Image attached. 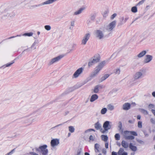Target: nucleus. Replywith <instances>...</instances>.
<instances>
[{
  "label": "nucleus",
  "instance_id": "f257e3e1",
  "mask_svg": "<svg viewBox=\"0 0 155 155\" xmlns=\"http://www.w3.org/2000/svg\"><path fill=\"white\" fill-rule=\"evenodd\" d=\"M0 12L4 13L2 18L3 19L13 18L15 16V13L13 9L7 5L2 6L0 8Z\"/></svg>",
  "mask_w": 155,
  "mask_h": 155
},
{
  "label": "nucleus",
  "instance_id": "f03ea898",
  "mask_svg": "<svg viewBox=\"0 0 155 155\" xmlns=\"http://www.w3.org/2000/svg\"><path fill=\"white\" fill-rule=\"evenodd\" d=\"M47 145L45 144L40 146L38 148L35 147V149L36 151L41 153L42 155H47L48 153V150L47 149Z\"/></svg>",
  "mask_w": 155,
  "mask_h": 155
},
{
  "label": "nucleus",
  "instance_id": "7ed1b4c3",
  "mask_svg": "<svg viewBox=\"0 0 155 155\" xmlns=\"http://www.w3.org/2000/svg\"><path fill=\"white\" fill-rule=\"evenodd\" d=\"M100 57L99 55H95L92 58H91L89 60V61L88 63V65L90 67L99 62L100 60Z\"/></svg>",
  "mask_w": 155,
  "mask_h": 155
},
{
  "label": "nucleus",
  "instance_id": "20e7f679",
  "mask_svg": "<svg viewBox=\"0 0 155 155\" xmlns=\"http://www.w3.org/2000/svg\"><path fill=\"white\" fill-rule=\"evenodd\" d=\"M106 61H103L100 63L97 66L93 72V76H94L100 71L105 65Z\"/></svg>",
  "mask_w": 155,
  "mask_h": 155
},
{
  "label": "nucleus",
  "instance_id": "39448f33",
  "mask_svg": "<svg viewBox=\"0 0 155 155\" xmlns=\"http://www.w3.org/2000/svg\"><path fill=\"white\" fill-rule=\"evenodd\" d=\"M116 22V21H114L109 23V24L107 26V30L109 31H112L115 27Z\"/></svg>",
  "mask_w": 155,
  "mask_h": 155
},
{
  "label": "nucleus",
  "instance_id": "423d86ee",
  "mask_svg": "<svg viewBox=\"0 0 155 155\" xmlns=\"http://www.w3.org/2000/svg\"><path fill=\"white\" fill-rule=\"evenodd\" d=\"M84 68L81 67L78 69L73 74V78H76L81 74L83 72Z\"/></svg>",
  "mask_w": 155,
  "mask_h": 155
},
{
  "label": "nucleus",
  "instance_id": "0eeeda50",
  "mask_svg": "<svg viewBox=\"0 0 155 155\" xmlns=\"http://www.w3.org/2000/svg\"><path fill=\"white\" fill-rule=\"evenodd\" d=\"M91 36V34L90 33L86 34L81 41V44L82 45H85Z\"/></svg>",
  "mask_w": 155,
  "mask_h": 155
},
{
  "label": "nucleus",
  "instance_id": "6e6552de",
  "mask_svg": "<svg viewBox=\"0 0 155 155\" xmlns=\"http://www.w3.org/2000/svg\"><path fill=\"white\" fill-rule=\"evenodd\" d=\"M63 57L64 56L62 55H60L59 56H57V57H56L51 59V61H49V62L48 63V65H51L53 63L58 61Z\"/></svg>",
  "mask_w": 155,
  "mask_h": 155
},
{
  "label": "nucleus",
  "instance_id": "1a4fd4ad",
  "mask_svg": "<svg viewBox=\"0 0 155 155\" xmlns=\"http://www.w3.org/2000/svg\"><path fill=\"white\" fill-rule=\"evenodd\" d=\"M95 35L96 37L99 39H102L104 36L102 31L100 30H96L95 31Z\"/></svg>",
  "mask_w": 155,
  "mask_h": 155
},
{
  "label": "nucleus",
  "instance_id": "9d476101",
  "mask_svg": "<svg viewBox=\"0 0 155 155\" xmlns=\"http://www.w3.org/2000/svg\"><path fill=\"white\" fill-rule=\"evenodd\" d=\"M82 85H81L78 86H77V85H75L73 87L68 88L65 92L64 93L65 94H67L70 92H71L74 91L75 89H76L80 87Z\"/></svg>",
  "mask_w": 155,
  "mask_h": 155
},
{
  "label": "nucleus",
  "instance_id": "9b49d317",
  "mask_svg": "<svg viewBox=\"0 0 155 155\" xmlns=\"http://www.w3.org/2000/svg\"><path fill=\"white\" fill-rule=\"evenodd\" d=\"M110 122L108 121H105L103 125V127L105 130H108L110 129L111 126L110 124Z\"/></svg>",
  "mask_w": 155,
  "mask_h": 155
},
{
  "label": "nucleus",
  "instance_id": "f8f14e48",
  "mask_svg": "<svg viewBox=\"0 0 155 155\" xmlns=\"http://www.w3.org/2000/svg\"><path fill=\"white\" fill-rule=\"evenodd\" d=\"M59 143V140L58 139H53L51 141V146L53 147L57 146Z\"/></svg>",
  "mask_w": 155,
  "mask_h": 155
},
{
  "label": "nucleus",
  "instance_id": "ddd939ff",
  "mask_svg": "<svg viewBox=\"0 0 155 155\" xmlns=\"http://www.w3.org/2000/svg\"><path fill=\"white\" fill-rule=\"evenodd\" d=\"M153 57L152 55H147L145 56V58L144 59L145 63H148L150 62L152 59Z\"/></svg>",
  "mask_w": 155,
  "mask_h": 155
},
{
  "label": "nucleus",
  "instance_id": "4468645a",
  "mask_svg": "<svg viewBox=\"0 0 155 155\" xmlns=\"http://www.w3.org/2000/svg\"><path fill=\"white\" fill-rule=\"evenodd\" d=\"M130 107V104L129 103H127L124 104L122 107V109L124 110H129Z\"/></svg>",
  "mask_w": 155,
  "mask_h": 155
},
{
  "label": "nucleus",
  "instance_id": "2eb2a0df",
  "mask_svg": "<svg viewBox=\"0 0 155 155\" xmlns=\"http://www.w3.org/2000/svg\"><path fill=\"white\" fill-rule=\"evenodd\" d=\"M124 151L123 148H120L118 152V155H127V153Z\"/></svg>",
  "mask_w": 155,
  "mask_h": 155
},
{
  "label": "nucleus",
  "instance_id": "dca6fc26",
  "mask_svg": "<svg viewBox=\"0 0 155 155\" xmlns=\"http://www.w3.org/2000/svg\"><path fill=\"white\" fill-rule=\"evenodd\" d=\"M98 96L97 94H93L90 99V101L93 102L97 99L98 98Z\"/></svg>",
  "mask_w": 155,
  "mask_h": 155
},
{
  "label": "nucleus",
  "instance_id": "f3484780",
  "mask_svg": "<svg viewBox=\"0 0 155 155\" xmlns=\"http://www.w3.org/2000/svg\"><path fill=\"white\" fill-rule=\"evenodd\" d=\"M85 9L84 7L81 8L79 10L75 12L74 14V15H77L81 13L82 11Z\"/></svg>",
  "mask_w": 155,
  "mask_h": 155
},
{
  "label": "nucleus",
  "instance_id": "a211bd4d",
  "mask_svg": "<svg viewBox=\"0 0 155 155\" xmlns=\"http://www.w3.org/2000/svg\"><path fill=\"white\" fill-rule=\"evenodd\" d=\"M142 76V74L140 72H137L136 73L134 76V78L135 79H137L140 78Z\"/></svg>",
  "mask_w": 155,
  "mask_h": 155
},
{
  "label": "nucleus",
  "instance_id": "6ab92c4d",
  "mask_svg": "<svg viewBox=\"0 0 155 155\" xmlns=\"http://www.w3.org/2000/svg\"><path fill=\"white\" fill-rule=\"evenodd\" d=\"M110 76V74H104L101 78L100 79V82H102L105 80Z\"/></svg>",
  "mask_w": 155,
  "mask_h": 155
},
{
  "label": "nucleus",
  "instance_id": "aec40b11",
  "mask_svg": "<svg viewBox=\"0 0 155 155\" xmlns=\"http://www.w3.org/2000/svg\"><path fill=\"white\" fill-rule=\"evenodd\" d=\"M129 147L130 148L132 151L135 152L137 150V147L132 145V143H130L129 144Z\"/></svg>",
  "mask_w": 155,
  "mask_h": 155
},
{
  "label": "nucleus",
  "instance_id": "412c9836",
  "mask_svg": "<svg viewBox=\"0 0 155 155\" xmlns=\"http://www.w3.org/2000/svg\"><path fill=\"white\" fill-rule=\"evenodd\" d=\"M147 52L146 51H141V52L139 53L137 56V57L139 58H140L143 56Z\"/></svg>",
  "mask_w": 155,
  "mask_h": 155
},
{
  "label": "nucleus",
  "instance_id": "4be33fe9",
  "mask_svg": "<svg viewBox=\"0 0 155 155\" xmlns=\"http://www.w3.org/2000/svg\"><path fill=\"white\" fill-rule=\"evenodd\" d=\"M94 127L97 130H99L101 128V125L98 122H97L95 124Z\"/></svg>",
  "mask_w": 155,
  "mask_h": 155
},
{
  "label": "nucleus",
  "instance_id": "5701e85b",
  "mask_svg": "<svg viewBox=\"0 0 155 155\" xmlns=\"http://www.w3.org/2000/svg\"><path fill=\"white\" fill-rule=\"evenodd\" d=\"M100 145L98 143H96L95 144L94 148V150L95 151V152H100V151L99 150V147H100Z\"/></svg>",
  "mask_w": 155,
  "mask_h": 155
},
{
  "label": "nucleus",
  "instance_id": "b1692460",
  "mask_svg": "<svg viewBox=\"0 0 155 155\" xmlns=\"http://www.w3.org/2000/svg\"><path fill=\"white\" fill-rule=\"evenodd\" d=\"M121 145L123 147L125 148H127L128 147L127 143L124 140H122L121 142Z\"/></svg>",
  "mask_w": 155,
  "mask_h": 155
},
{
  "label": "nucleus",
  "instance_id": "393cba45",
  "mask_svg": "<svg viewBox=\"0 0 155 155\" xmlns=\"http://www.w3.org/2000/svg\"><path fill=\"white\" fill-rule=\"evenodd\" d=\"M139 110L142 113L144 114V115H147L148 114V112L145 109L142 108H140Z\"/></svg>",
  "mask_w": 155,
  "mask_h": 155
},
{
  "label": "nucleus",
  "instance_id": "a878e982",
  "mask_svg": "<svg viewBox=\"0 0 155 155\" xmlns=\"http://www.w3.org/2000/svg\"><path fill=\"white\" fill-rule=\"evenodd\" d=\"M101 138L102 140L106 142L107 141L108 139V137L107 135H101Z\"/></svg>",
  "mask_w": 155,
  "mask_h": 155
},
{
  "label": "nucleus",
  "instance_id": "bb28decb",
  "mask_svg": "<svg viewBox=\"0 0 155 155\" xmlns=\"http://www.w3.org/2000/svg\"><path fill=\"white\" fill-rule=\"evenodd\" d=\"M128 135H130L129 131L125 130L123 132V135L125 139L126 138L125 137H127L128 136Z\"/></svg>",
  "mask_w": 155,
  "mask_h": 155
},
{
  "label": "nucleus",
  "instance_id": "cd10ccee",
  "mask_svg": "<svg viewBox=\"0 0 155 155\" xmlns=\"http://www.w3.org/2000/svg\"><path fill=\"white\" fill-rule=\"evenodd\" d=\"M14 62H15V61H12L11 63L7 64L5 65H5H3V66H2L1 67H0V68H5L6 67H9L11 66Z\"/></svg>",
  "mask_w": 155,
  "mask_h": 155
},
{
  "label": "nucleus",
  "instance_id": "c85d7f7f",
  "mask_svg": "<svg viewBox=\"0 0 155 155\" xmlns=\"http://www.w3.org/2000/svg\"><path fill=\"white\" fill-rule=\"evenodd\" d=\"M124 17H122L120 18V22L118 24V26H120L122 25L124 23Z\"/></svg>",
  "mask_w": 155,
  "mask_h": 155
},
{
  "label": "nucleus",
  "instance_id": "c756f323",
  "mask_svg": "<svg viewBox=\"0 0 155 155\" xmlns=\"http://www.w3.org/2000/svg\"><path fill=\"white\" fill-rule=\"evenodd\" d=\"M125 140H132L134 139V137L133 135H128L127 137H125Z\"/></svg>",
  "mask_w": 155,
  "mask_h": 155
},
{
  "label": "nucleus",
  "instance_id": "7c9ffc66",
  "mask_svg": "<svg viewBox=\"0 0 155 155\" xmlns=\"http://www.w3.org/2000/svg\"><path fill=\"white\" fill-rule=\"evenodd\" d=\"M69 130L71 133H73L75 130V129L74 127L72 126H70L68 127Z\"/></svg>",
  "mask_w": 155,
  "mask_h": 155
},
{
  "label": "nucleus",
  "instance_id": "2f4dec72",
  "mask_svg": "<svg viewBox=\"0 0 155 155\" xmlns=\"http://www.w3.org/2000/svg\"><path fill=\"white\" fill-rule=\"evenodd\" d=\"M131 11L133 13H136L137 12V8L136 6L133 7L131 9Z\"/></svg>",
  "mask_w": 155,
  "mask_h": 155
},
{
  "label": "nucleus",
  "instance_id": "473e14b6",
  "mask_svg": "<svg viewBox=\"0 0 155 155\" xmlns=\"http://www.w3.org/2000/svg\"><path fill=\"white\" fill-rule=\"evenodd\" d=\"M119 125L118 126V128H119V130L121 131L122 133L123 132V130H122V124L121 122L120 121L119 122Z\"/></svg>",
  "mask_w": 155,
  "mask_h": 155
},
{
  "label": "nucleus",
  "instance_id": "72a5a7b5",
  "mask_svg": "<svg viewBox=\"0 0 155 155\" xmlns=\"http://www.w3.org/2000/svg\"><path fill=\"white\" fill-rule=\"evenodd\" d=\"M114 137L116 140H120V136L119 134H116L114 136Z\"/></svg>",
  "mask_w": 155,
  "mask_h": 155
},
{
  "label": "nucleus",
  "instance_id": "f704fd0d",
  "mask_svg": "<svg viewBox=\"0 0 155 155\" xmlns=\"http://www.w3.org/2000/svg\"><path fill=\"white\" fill-rule=\"evenodd\" d=\"M107 110L106 108H102L101 110V113L102 114H105L107 112Z\"/></svg>",
  "mask_w": 155,
  "mask_h": 155
},
{
  "label": "nucleus",
  "instance_id": "c9c22d12",
  "mask_svg": "<svg viewBox=\"0 0 155 155\" xmlns=\"http://www.w3.org/2000/svg\"><path fill=\"white\" fill-rule=\"evenodd\" d=\"M108 108L109 110H112L114 109V107L111 104H109L108 105Z\"/></svg>",
  "mask_w": 155,
  "mask_h": 155
},
{
  "label": "nucleus",
  "instance_id": "e433bc0d",
  "mask_svg": "<svg viewBox=\"0 0 155 155\" xmlns=\"http://www.w3.org/2000/svg\"><path fill=\"white\" fill-rule=\"evenodd\" d=\"M120 69L119 68H117L116 69L114 70V73L115 74H120Z\"/></svg>",
  "mask_w": 155,
  "mask_h": 155
},
{
  "label": "nucleus",
  "instance_id": "4c0bfd02",
  "mask_svg": "<svg viewBox=\"0 0 155 155\" xmlns=\"http://www.w3.org/2000/svg\"><path fill=\"white\" fill-rule=\"evenodd\" d=\"M33 33L32 32L26 33L23 34L22 35L25 36H31L32 35Z\"/></svg>",
  "mask_w": 155,
  "mask_h": 155
},
{
  "label": "nucleus",
  "instance_id": "58836bf2",
  "mask_svg": "<svg viewBox=\"0 0 155 155\" xmlns=\"http://www.w3.org/2000/svg\"><path fill=\"white\" fill-rule=\"evenodd\" d=\"M95 18V15L94 14L91 15L90 19L92 21H93L94 20Z\"/></svg>",
  "mask_w": 155,
  "mask_h": 155
},
{
  "label": "nucleus",
  "instance_id": "ea45409f",
  "mask_svg": "<svg viewBox=\"0 0 155 155\" xmlns=\"http://www.w3.org/2000/svg\"><path fill=\"white\" fill-rule=\"evenodd\" d=\"M129 132L130 134H131L135 136H137V133L134 131H129Z\"/></svg>",
  "mask_w": 155,
  "mask_h": 155
},
{
  "label": "nucleus",
  "instance_id": "a19ab883",
  "mask_svg": "<svg viewBox=\"0 0 155 155\" xmlns=\"http://www.w3.org/2000/svg\"><path fill=\"white\" fill-rule=\"evenodd\" d=\"M99 91V89L98 88V87H97V86H96L94 88V93H97Z\"/></svg>",
  "mask_w": 155,
  "mask_h": 155
},
{
  "label": "nucleus",
  "instance_id": "79ce46f5",
  "mask_svg": "<svg viewBox=\"0 0 155 155\" xmlns=\"http://www.w3.org/2000/svg\"><path fill=\"white\" fill-rule=\"evenodd\" d=\"M44 28L47 31H49L51 29V27L49 25H46L44 26Z\"/></svg>",
  "mask_w": 155,
  "mask_h": 155
},
{
  "label": "nucleus",
  "instance_id": "37998d69",
  "mask_svg": "<svg viewBox=\"0 0 155 155\" xmlns=\"http://www.w3.org/2000/svg\"><path fill=\"white\" fill-rule=\"evenodd\" d=\"M137 141L139 143L141 144H144V142H143V141H142L141 140L139 139H136Z\"/></svg>",
  "mask_w": 155,
  "mask_h": 155
},
{
  "label": "nucleus",
  "instance_id": "c03bdc74",
  "mask_svg": "<svg viewBox=\"0 0 155 155\" xmlns=\"http://www.w3.org/2000/svg\"><path fill=\"white\" fill-rule=\"evenodd\" d=\"M144 0H141V1L139 2L136 5V6H140V5H142L144 3Z\"/></svg>",
  "mask_w": 155,
  "mask_h": 155
},
{
  "label": "nucleus",
  "instance_id": "a18cd8bd",
  "mask_svg": "<svg viewBox=\"0 0 155 155\" xmlns=\"http://www.w3.org/2000/svg\"><path fill=\"white\" fill-rule=\"evenodd\" d=\"M138 127L139 128L142 127V122L141 121H139L138 123Z\"/></svg>",
  "mask_w": 155,
  "mask_h": 155
},
{
  "label": "nucleus",
  "instance_id": "49530a36",
  "mask_svg": "<svg viewBox=\"0 0 155 155\" xmlns=\"http://www.w3.org/2000/svg\"><path fill=\"white\" fill-rule=\"evenodd\" d=\"M148 107L149 109L153 108L154 107V105L153 104H150L148 105Z\"/></svg>",
  "mask_w": 155,
  "mask_h": 155
},
{
  "label": "nucleus",
  "instance_id": "de8ad7c7",
  "mask_svg": "<svg viewBox=\"0 0 155 155\" xmlns=\"http://www.w3.org/2000/svg\"><path fill=\"white\" fill-rule=\"evenodd\" d=\"M96 86H97V87H98L99 89H102L103 87H104V86L101 84H98Z\"/></svg>",
  "mask_w": 155,
  "mask_h": 155
},
{
  "label": "nucleus",
  "instance_id": "09e8293b",
  "mask_svg": "<svg viewBox=\"0 0 155 155\" xmlns=\"http://www.w3.org/2000/svg\"><path fill=\"white\" fill-rule=\"evenodd\" d=\"M65 122H64L62 123H61V124H59L58 125H56V126H54V127H52L51 128V129H53L55 128H56V127H58L59 126H62V125L64 123H65Z\"/></svg>",
  "mask_w": 155,
  "mask_h": 155
},
{
  "label": "nucleus",
  "instance_id": "8fccbe9b",
  "mask_svg": "<svg viewBox=\"0 0 155 155\" xmlns=\"http://www.w3.org/2000/svg\"><path fill=\"white\" fill-rule=\"evenodd\" d=\"M95 131V130L94 129H88L87 130H86L85 131V133H86L88 132H89V131Z\"/></svg>",
  "mask_w": 155,
  "mask_h": 155
},
{
  "label": "nucleus",
  "instance_id": "3c124183",
  "mask_svg": "<svg viewBox=\"0 0 155 155\" xmlns=\"http://www.w3.org/2000/svg\"><path fill=\"white\" fill-rule=\"evenodd\" d=\"M117 16V14L116 13H114L110 17V18L111 19H113L114 18Z\"/></svg>",
  "mask_w": 155,
  "mask_h": 155
},
{
  "label": "nucleus",
  "instance_id": "603ef678",
  "mask_svg": "<svg viewBox=\"0 0 155 155\" xmlns=\"http://www.w3.org/2000/svg\"><path fill=\"white\" fill-rule=\"evenodd\" d=\"M150 121L153 124H155V120L153 118H151L150 119Z\"/></svg>",
  "mask_w": 155,
  "mask_h": 155
},
{
  "label": "nucleus",
  "instance_id": "864d4df0",
  "mask_svg": "<svg viewBox=\"0 0 155 155\" xmlns=\"http://www.w3.org/2000/svg\"><path fill=\"white\" fill-rule=\"evenodd\" d=\"M29 154L31 155H39L38 154L33 152H30Z\"/></svg>",
  "mask_w": 155,
  "mask_h": 155
},
{
  "label": "nucleus",
  "instance_id": "5fc2aeb1",
  "mask_svg": "<svg viewBox=\"0 0 155 155\" xmlns=\"http://www.w3.org/2000/svg\"><path fill=\"white\" fill-rule=\"evenodd\" d=\"M106 152H107V151H106V149H105V148L103 149L102 150V153H103V154H104L105 155H106Z\"/></svg>",
  "mask_w": 155,
  "mask_h": 155
},
{
  "label": "nucleus",
  "instance_id": "6e6d98bb",
  "mask_svg": "<svg viewBox=\"0 0 155 155\" xmlns=\"http://www.w3.org/2000/svg\"><path fill=\"white\" fill-rule=\"evenodd\" d=\"M81 153V149H79L77 150V155H80Z\"/></svg>",
  "mask_w": 155,
  "mask_h": 155
},
{
  "label": "nucleus",
  "instance_id": "4d7b16f0",
  "mask_svg": "<svg viewBox=\"0 0 155 155\" xmlns=\"http://www.w3.org/2000/svg\"><path fill=\"white\" fill-rule=\"evenodd\" d=\"M91 23V20L90 19H88L87 21V23L88 25H90Z\"/></svg>",
  "mask_w": 155,
  "mask_h": 155
},
{
  "label": "nucleus",
  "instance_id": "13d9d810",
  "mask_svg": "<svg viewBox=\"0 0 155 155\" xmlns=\"http://www.w3.org/2000/svg\"><path fill=\"white\" fill-rule=\"evenodd\" d=\"M89 139L91 140H92V141L94 140V139L93 136L92 135L90 136L89 137Z\"/></svg>",
  "mask_w": 155,
  "mask_h": 155
},
{
  "label": "nucleus",
  "instance_id": "bf43d9fd",
  "mask_svg": "<svg viewBox=\"0 0 155 155\" xmlns=\"http://www.w3.org/2000/svg\"><path fill=\"white\" fill-rule=\"evenodd\" d=\"M105 147L107 149L108 148V142H106L105 144Z\"/></svg>",
  "mask_w": 155,
  "mask_h": 155
},
{
  "label": "nucleus",
  "instance_id": "052dcab7",
  "mask_svg": "<svg viewBox=\"0 0 155 155\" xmlns=\"http://www.w3.org/2000/svg\"><path fill=\"white\" fill-rule=\"evenodd\" d=\"M118 153L114 151H113L111 153V155H117Z\"/></svg>",
  "mask_w": 155,
  "mask_h": 155
},
{
  "label": "nucleus",
  "instance_id": "680f3d73",
  "mask_svg": "<svg viewBox=\"0 0 155 155\" xmlns=\"http://www.w3.org/2000/svg\"><path fill=\"white\" fill-rule=\"evenodd\" d=\"M128 19L129 17L127 16L125 18H124V23H125L126 22L127 20Z\"/></svg>",
  "mask_w": 155,
  "mask_h": 155
},
{
  "label": "nucleus",
  "instance_id": "e2e57ef3",
  "mask_svg": "<svg viewBox=\"0 0 155 155\" xmlns=\"http://www.w3.org/2000/svg\"><path fill=\"white\" fill-rule=\"evenodd\" d=\"M74 21H72L71 22V26L73 27L74 25Z\"/></svg>",
  "mask_w": 155,
  "mask_h": 155
},
{
  "label": "nucleus",
  "instance_id": "0e129e2a",
  "mask_svg": "<svg viewBox=\"0 0 155 155\" xmlns=\"http://www.w3.org/2000/svg\"><path fill=\"white\" fill-rule=\"evenodd\" d=\"M151 112L153 114V115L155 116V110L154 109H152L151 110Z\"/></svg>",
  "mask_w": 155,
  "mask_h": 155
},
{
  "label": "nucleus",
  "instance_id": "69168bd1",
  "mask_svg": "<svg viewBox=\"0 0 155 155\" xmlns=\"http://www.w3.org/2000/svg\"><path fill=\"white\" fill-rule=\"evenodd\" d=\"M15 148H14L10 152V153L12 154L13 152L15 151Z\"/></svg>",
  "mask_w": 155,
  "mask_h": 155
},
{
  "label": "nucleus",
  "instance_id": "338daca9",
  "mask_svg": "<svg viewBox=\"0 0 155 155\" xmlns=\"http://www.w3.org/2000/svg\"><path fill=\"white\" fill-rule=\"evenodd\" d=\"M128 122L129 123L132 124H133L134 123V121L131 120H129Z\"/></svg>",
  "mask_w": 155,
  "mask_h": 155
},
{
  "label": "nucleus",
  "instance_id": "774afa93",
  "mask_svg": "<svg viewBox=\"0 0 155 155\" xmlns=\"http://www.w3.org/2000/svg\"><path fill=\"white\" fill-rule=\"evenodd\" d=\"M152 94L153 97H155V91L153 92L152 93Z\"/></svg>",
  "mask_w": 155,
  "mask_h": 155
}]
</instances>
